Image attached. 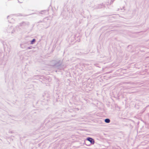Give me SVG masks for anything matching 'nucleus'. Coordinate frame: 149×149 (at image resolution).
Segmentation results:
<instances>
[{"label":"nucleus","mask_w":149,"mask_h":149,"mask_svg":"<svg viewBox=\"0 0 149 149\" xmlns=\"http://www.w3.org/2000/svg\"><path fill=\"white\" fill-rule=\"evenodd\" d=\"M91 144H93L95 143L94 140L91 137H88L86 139Z\"/></svg>","instance_id":"obj_1"},{"label":"nucleus","mask_w":149,"mask_h":149,"mask_svg":"<svg viewBox=\"0 0 149 149\" xmlns=\"http://www.w3.org/2000/svg\"><path fill=\"white\" fill-rule=\"evenodd\" d=\"M35 41V40L34 39H33V41Z\"/></svg>","instance_id":"obj_3"},{"label":"nucleus","mask_w":149,"mask_h":149,"mask_svg":"<svg viewBox=\"0 0 149 149\" xmlns=\"http://www.w3.org/2000/svg\"><path fill=\"white\" fill-rule=\"evenodd\" d=\"M104 121L106 123H109L110 122V120L109 118H106L105 119Z\"/></svg>","instance_id":"obj_2"}]
</instances>
